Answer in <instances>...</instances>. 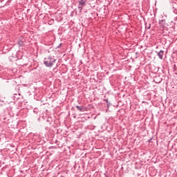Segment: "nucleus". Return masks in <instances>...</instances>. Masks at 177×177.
Returning <instances> with one entry per match:
<instances>
[{
	"mask_svg": "<svg viewBox=\"0 0 177 177\" xmlns=\"http://www.w3.org/2000/svg\"><path fill=\"white\" fill-rule=\"evenodd\" d=\"M53 63H56V59L53 58L51 55H49L47 58H44V64L46 67H52Z\"/></svg>",
	"mask_w": 177,
	"mask_h": 177,
	"instance_id": "obj_1",
	"label": "nucleus"
},
{
	"mask_svg": "<svg viewBox=\"0 0 177 177\" xmlns=\"http://www.w3.org/2000/svg\"><path fill=\"white\" fill-rule=\"evenodd\" d=\"M78 10L79 12H82V9H84V6H86V1L85 0H80L78 1Z\"/></svg>",
	"mask_w": 177,
	"mask_h": 177,
	"instance_id": "obj_2",
	"label": "nucleus"
},
{
	"mask_svg": "<svg viewBox=\"0 0 177 177\" xmlns=\"http://www.w3.org/2000/svg\"><path fill=\"white\" fill-rule=\"evenodd\" d=\"M158 56L159 58L162 59V57L164 56V50H160V52L158 53Z\"/></svg>",
	"mask_w": 177,
	"mask_h": 177,
	"instance_id": "obj_3",
	"label": "nucleus"
},
{
	"mask_svg": "<svg viewBox=\"0 0 177 177\" xmlns=\"http://www.w3.org/2000/svg\"><path fill=\"white\" fill-rule=\"evenodd\" d=\"M76 109L79 110V111H84V110H85V109H84V106H80L78 105L76 106Z\"/></svg>",
	"mask_w": 177,
	"mask_h": 177,
	"instance_id": "obj_4",
	"label": "nucleus"
},
{
	"mask_svg": "<svg viewBox=\"0 0 177 177\" xmlns=\"http://www.w3.org/2000/svg\"><path fill=\"white\" fill-rule=\"evenodd\" d=\"M162 21H164V20L159 21V24H161V23H162Z\"/></svg>",
	"mask_w": 177,
	"mask_h": 177,
	"instance_id": "obj_5",
	"label": "nucleus"
},
{
	"mask_svg": "<svg viewBox=\"0 0 177 177\" xmlns=\"http://www.w3.org/2000/svg\"><path fill=\"white\" fill-rule=\"evenodd\" d=\"M150 27H151V24H149V26L147 27L148 30L150 29Z\"/></svg>",
	"mask_w": 177,
	"mask_h": 177,
	"instance_id": "obj_6",
	"label": "nucleus"
},
{
	"mask_svg": "<svg viewBox=\"0 0 177 177\" xmlns=\"http://www.w3.org/2000/svg\"><path fill=\"white\" fill-rule=\"evenodd\" d=\"M60 46H62V44H59L57 48H60Z\"/></svg>",
	"mask_w": 177,
	"mask_h": 177,
	"instance_id": "obj_7",
	"label": "nucleus"
},
{
	"mask_svg": "<svg viewBox=\"0 0 177 177\" xmlns=\"http://www.w3.org/2000/svg\"><path fill=\"white\" fill-rule=\"evenodd\" d=\"M104 100H105V102H106V103L109 102V100L106 99Z\"/></svg>",
	"mask_w": 177,
	"mask_h": 177,
	"instance_id": "obj_8",
	"label": "nucleus"
}]
</instances>
